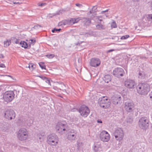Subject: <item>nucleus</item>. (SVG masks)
<instances>
[{"mask_svg":"<svg viewBox=\"0 0 152 152\" xmlns=\"http://www.w3.org/2000/svg\"><path fill=\"white\" fill-rule=\"evenodd\" d=\"M137 92L140 94H146L150 91V86L145 83H140L137 86Z\"/></svg>","mask_w":152,"mask_h":152,"instance_id":"f257e3e1","label":"nucleus"},{"mask_svg":"<svg viewBox=\"0 0 152 152\" xmlns=\"http://www.w3.org/2000/svg\"><path fill=\"white\" fill-rule=\"evenodd\" d=\"M28 132L26 129L21 128L18 131L17 137L21 141L25 140L28 138Z\"/></svg>","mask_w":152,"mask_h":152,"instance_id":"f03ea898","label":"nucleus"},{"mask_svg":"<svg viewBox=\"0 0 152 152\" xmlns=\"http://www.w3.org/2000/svg\"><path fill=\"white\" fill-rule=\"evenodd\" d=\"M67 127V124L64 121H62L58 122L56 126L57 132L62 134L64 133Z\"/></svg>","mask_w":152,"mask_h":152,"instance_id":"7ed1b4c3","label":"nucleus"},{"mask_svg":"<svg viewBox=\"0 0 152 152\" xmlns=\"http://www.w3.org/2000/svg\"><path fill=\"white\" fill-rule=\"evenodd\" d=\"M47 141L48 143L50 145L55 146L58 143V138L55 134H51L48 136Z\"/></svg>","mask_w":152,"mask_h":152,"instance_id":"20e7f679","label":"nucleus"},{"mask_svg":"<svg viewBox=\"0 0 152 152\" xmlns=\"http://www.w3.org/2000/svg\"><path fill=\"white\" fill-rule=\"evenodd\" d=\"M99 101L100 106L105 109L109 107L111 104L109 100L108 99L107 97L103 96L99 98Z\"/></svg>","mask_w":152,"mask_h":152,"instance_id":"39448f33","label":"nucleus"},{"mask_svg":"<svg viewBox=\"0 0 152 152\" xmlns=\"http://www.w3.org/2000/svg\"><path fill=\"white\" fill-rule=\"evenodd\" d=\"M15 95L14 92L12 91H7L4 94L3 98L6 102H10L14 99Z\"/></svg>","mask_w":152,"mask_h":152,"instance_id":"423d86ee","label":"nucleus"},{"mask_svg":"<svg viewBox=\"0 0 152 152\" xmlns=\"http://www.w3.org/2000/svg\"><path fill=\"white\" fill-rule=\"evenodd\" d=\"M149 121L146 117L141 118L138 122L139 127L142 129H146L149 126Z\"/></svg>","mask_w":152,"mask_h":152,"instance_id":"0eeeda50","label":"nucleus"},{"mask_svg":"<svg viewBox=\"0 0 152 152\" xmlns=\"http://www.w3.org/2000/svg\"><path fill=\"white\" fill-rule=\"evenodd\" d=\"M78 111L81 116L84 117H87L90 112L89 108L85 105H83L80 106Z\"/></svg>","mask_w":152,"mask_h":152,"instance_id":"6e6552de","label":"nucleus"},{"mask_svg":"<svg viewBox=\"0 0 152 152\" xmlns=\"http://www.w3.org/2000/svg\"><path fill=\"white\" fill-rule=\"evenodd\" d=\"M113 134L116 139L119 141L123 139L124 136L123 130L120 128H118L116 129Z\"/></svg>","mask_w":152,"mask_h":152,"instance_id":"1a4fd4ad","label":"nucleus"},{"mask_svg":"<svg viewBox=\"0 0 152 152\" xmlns=\"http://www.w3.org/2000/svg\"><path fill=\"white\" fill-rule=\"evenodd\" d=\"M4 116L6 118L11 120L15 118V114L13 110H8L5 111L4 113Z\"/></svg>","mask_w":152,"mask_h":152,"instance_id":"9d476101","label":"nucleus"},{"mask_svg":"<svg viewBox=\"0 0 152 152\" xmlns=\"http://www.w3.org/2000/svg\"><path fill=\"white\" fill-rule=\"evenodd\" d=\"M100 139L104 142H108L110 139V135L106 131H102L100 134Z\"/></svg>","mask_w":152,"mask_h":152,"instance_id":"9b49d317","label":"nucleus"},{"mask_svg":"<svg viewBox=\"0 0 152 152\" xmlns=\"http://www.w3.org/2000/svg\"><path fill=\"white\" fill-rule=\"evenodd\" d=\"M124 85L127 88L133 89L136 86V84L133 80L128 79L124 82Z\"/></svg>","mask_w":152,"mask_h":152,"instance_id":"f8f14e48","label":"nucleus"},{"mask_svg":"<svg viewBox=\"0 0 152 152\" xmlns=\"http://www.w3.org/2000/svg\"><path fill=\"white\" fill-rule=\"evenodd\" d=\"M113 74L116 77H119L123 76L124 73V69L121 68H117L115 69L113 71Z\"/></svg>","mask_w":152,"mask_h":152,"instance_id":"ddd939ff","label":"nucleus"},{"mask_svg":"<svg viewBox=\"0 0 152 152\" xmlns=\"http://www.w3.org/2000/svg\"><path fill=\"white\" fill-rule=\"evenodd\" d=\"M125 108L127 112H132L134 109V104L132 102H126L125 103Z\"/></svg>","mask_w":152,"mask_h":152,"instance_id":"4468645a","label":"nucleus"},{"mask_svg":"<svg viewBox=\"0 0 152 152\" xmlns=\"http://www.w3.org/2000/svg\"><path fill=\"white\" fill-rule=\"evenodd\" d=\"M100 60L97 58H91L90 62V65L93 67H96L99 65L100 64Z\"/></svg>","mask_w":152,"mask_h":152,"instance_id":"2eb2a0df","label":"nucleus"},{"mask_svg":"<svg viewBox=\"0 0 152 152\" xmlns=\"http://www.w3.org/2000/svg\"><path fill=\"white\" fill-rule=\"evenodd\" d=\"M77 134L76 132H74L73 130H71L68 134L67 136L68 139L71 141L75 140Z\"/></svg>","mask_w":152,"mask_h":152,"instance_id":"dca6fc26","label":"nucleus"},{"mask_svg":"<svg viewBox=\"0 0 152 152\" xmlns=\"http://www.w3.org/2000/svg\"><path fill=\"white\" fill-rule=\"evenodd\" d=\"M112 99L113 103L116 105L120 102L121 100V97L119 95H117L113 96Z\"/></svg>","mask_w":152,"mask_h":152,"instance_id":"f3484780","label":"nucleus"},{"mask_svg":"<svg viewBox=\"0 0 152 152\" xmlns=\"http://www.w3.org/2000/svg\"><path fill=\"white\" fill-rule=\"evenodd\" d=\"M83 22L86 26H89L91 23V20L89 18H83L82 19Z\"/></svg>","mask_w":152,"mask_h":152,"instance_id":"a211bd4d","label":"nucleus"},{"mask_svg":"<svg viewBox=\"0 0 152 152\" xmlns=\"http://www.w3.org/2000/svg\"><path fill=\"white\" fill-rule=\"evenodd\" d=\"M80 18H77V21H76V19L75 18H72L70 19L69 20V25H72L75 23L78 22L80 20H81Z\"/></svg>","mask_w":152,"mask_h":152,"instance_id":"6ab92c4d","label":"nucleus"},{"mask_svg":"<svg viewBox=\"0 0 152 152\" xmlns=\"http://www.w3.org/2000/svg\"><path fill=\"white\" fill-rule=\"evenodd\" d=\"M103 79L105 82L107 83L111 80V77L109 75H105Z\"/></svg>","mask_w":152,"mask_h":152,"instance_id":"aec40b11","label":"nucleus"},{"mask_svg":"<svg viewBox=\"0 0 152 152\" xmlns=\"http://www.w3.org/2000/svg\"><path fill=\"white\" fill-rule=\"evenodd\" d=\"M20 44L21 46L23 47L24 48H27L28 47V45L27 42L24 41H21L20 42Z\"/></svg>","mask_w":152,"mask_h":152,"instance_id":"412c9836","label":"nucleus"},{"mask_svg":"<svg viewBox=\"0 0 152 152\" xmlns=\"http://www.w3.org/2000/svg\"><path fill=\"white\" fill-rule=\"evenodd\" d=\"M147 21L148 23H151L152 25V14H148L147 15Z\"/></svg>","mask_w":152,"mask_h":152,"instance_id":"4be33fe9","label":"nucleus"},{"mask_svg":"<svg viewBox=\"0 0 152 152\" xmlns=\"http://www.w3.org/2000/svg\"><path fill=\"white\" fill-rule=\"evenodd\" d=\"M96 28L97 29L99 30H102L105 29L104 26L102 25L101 23H99V24L96 25Z\"/></svg>","mask_w":152,"mask_h":152,"instance_id":"5701e85b","label":"nucleus"},{"mask_svg":"<svg viewBox=\"0 0 152 152\" xmlns=\"http://www.w3.org/2000/svg\"><path fill=\"white\" fill-rule=\"evenodd\" d=\"M12 42L14 43L18 44L20 43L19 40L17 39L15 37H14L11 38Z\"/></svg>","mask_w":152,"mask_h":152,"instance_id":"b1692460","label":"nucleus"},{"mask_svg":"<svg viewBox=\"0 0 152 152\" xmlns=\"http://www.w3.org/2000/svg\"><path fill=\"white\" fill-rule=\"evenodd\" d=\"M101 149L100 146L99 145H94V149L95 152H97Z\"/></svg>","mask_w":152,"mask_h":152,"instance_id":"393cba45","label":"nucleus"},{"mask_svg":"<svg viewBox=\"0 0 152 152\" xmlns=\"http://www.w3.org/2000/svg\"><path fill=\"white\" fill-rule=\"evenodd\" d=\"M7 124L6 123L3 122L0 123V127L2 129L4 130L7 128Z\"/></svg>","mask_w":152,"mask_h":152,"instance_id":"a878e982","label":"nucleus"},{"mask_svg":"<svg viewBox=\"0 0 152 152\" xmlns=\"http://www.w3.org/2000/svg\"><path fill=\"white\" fill-rule=\"evenodd\" d=\"M11 43V40H7L6 41H4V47H7L9 46Z\"/></svg>","mask_w":152,"mask_h":152,"instance_id":"bb28decb","label":"nucleus"},{"mask_svg":"<svg viewBox=\"0 0 152 152\" xmlns=\"http://www.w3.org/2000/svg\"><path fill=\"white\" fill-rule=\"evenodd\" d=\"M39 64L40 67L42 68V69H46V66L44 63L42 62H40L39 63Z\"/></svg>","mask_w":152,"mask_h":152,"instance_id":"cd10ccee","label":"nucleus"},{"mask_svg":"<svg viewBox=\"0 0 152 152\" xmlns=\"http://www.w3.org/2000/svg\"><path fill=\"white\" fill-rule=\"evenodd\" d=\"M96 19L97 20V22L98 23L101 24V22L102 21V19H100V18H101L100 16H96L95 17Z\"/></svg>","mask_w":152,"mask_h":152,"instance_id":"c85d7f7f","label":"nucleus"},{"mask_svg":"<svg viewBox=\"0 0 152 152\" xmlns=\"http://www.w3.org/2000/svg\"><path fill=\"white\" fill-rule=\"evenodd\" d=\"M62 22H63V24H64V25H69V20H62Z\"/></svg>","mask_w":152,"mask_h":152,"instance_id":"c756f323","label":"nucleus"},{"mask_svg":"<svg viewBox=\"0 0 152 152\" xmlns=\"http://www.w3.org/2000/svg\"><path fill=\"white\" fill-rule=\"evenodd\" d=\"M46 56L48 58L51 59L53 58L54 56V55L53 54H49L46 55Z\"/></svg>","mask_w":152,"mask_h":152,"instance_id":"7c9ffc66","label":"nucleus"},{"mask_svg":"<svg viewBox=\"0 0 152 152\" xmlns=\"http://www.w3.org/2000/svg\"><path fill=\"white\" fill-rule=\"evenodd\" d=\"M92 12H94V14L96 15V12L97 11V7L96 6H94L92 8Z\"/></svg>","mask_w":152,"mask_h":152,"instance_id":"2f4dec72","label":"nucleus"},{"mask_svg":"<svg viewBox=\"0 0 152 152\" xmlns=\"http://www.w3.org/2000/svg\"><path fill=\"white\" fill-rule=\"evenodd\" d=\"M112 28H115L117 27V25L115 21H114L111 24Z\"/></svg>","mask_w":152,"mask_h":152,"instance_id":"473e14b6","label":"nucleus"},{"mask_svg":"<svg viewBox=\"0 0 152 152\" xmlns=\"http://www.w3.org/2000/svg\"><path fill=\"white\" fill-rule=\"evenodd\" d=\"M129 36L128 35H125V36H122L121 38V39H127V38H129Z\"/></svg>","mask_w":152,"mask_h":152,"instance_id":"72a5a7b5","label":"nucleus"},{"mask_svg":"<svg viewBox=\"0 0 152 152\" xmlns=\"http://www.w3.org/2000/svg\"><path fill=\"white\" fill-rule=\"evenodd\" d=\"M61 30V28L57 29L56 28H54L53 29H52V31L53 33H54L55 31H60Z\"/></svg>","mask_w":152,"mask_h":152,"instance_id":"f704fd0d","label":"nucleus"},{"mask_svg":"<svg viewBox=\"0 0 152 152\" xmlns=\"http://www.w3.org/2000/svg\"><path fill=\"white\" fill-rule=\"evenodd\" d=\"M138 77L142 79L144 78V76L141 72H139V73Z\"/></svg>","mask_w":152,"mask_h":152,"instance_id":"c9c22d12","label":"nucleus"},{"mask_svg":"<svg viewBox=\"0 0 152 152\" xmlns=\"http://www.w3.org/2000/svg\"><path fill=\"white\" fill-rule=\"evenodd\" d=\"M45 82L46 83H48L49 85H51L50 80L48 78L46 77L45 80Z\"/></svg>","mask_w":152,"mask_h":152,"instance_id":"e433bc0d","label":"nucleus"},{"mask_svg":"<svg viewBox=\"0 0 152 152\" xmlns=\"http://www.w3.org/2000/svg\"><path fill=\"white\" fill-rule=\"evenodd\" d=\"M35 42V40L34 39H30L29 40V43L30 44L34 45Z\"/></svg>","mask_w":152,"mask_h":152,"instance_id":"4c0bfd02","label":"nucleus"},{"mask_svg":"<svg viewBox=\"0 0 152 152\" xmlns=\"http://www.w3.org/2000/svg\"><path fill=\"white\" fill-rule=\"evenodd\" d=\"M140 59L145 60H146V59H147V58L146 57H145L143 56L140 55Z\"/></svg>","mask_w":152,"mask_h":152,"instance_id":"58836bf2","label":"nucleus"},{"mask_svg":"<svg viewBox=\"0 0 152 152\" xmlns=\"http://www.w3.org/2000/svg\"><path fill=\"white\" fill-rule=\"evenodd\" d=\"M34 65L32 64H29L28 67L30 69V68L33 70L34 68Z\"/></svg>","mask_w":152,"mask_h":152,"instance_id":"ea45409f","label":"nucleus"},{"mask_svg":"<svg viewBox=\"0 0 152 152\" xmlns=\"http://www.w3.org/2000/svg\"><path fill=\"white\" fill-rule=\"evenodd\" d=\"M140 56H135L134 57V58L135 59V60H136L137 61L140 59Z\"/></svg>","mask_w":152,"mask_h":152,"instance_id":"a19ab883","label":"nucleus"},{"mask_svg":"<svg viewBox=\"0 0 152 152\" xmlns=\"http://www.w3.org/2000/svg\"><path fill=\"white\" fill-rule=\"evenodd\" d=\"M150 99L152 101V91L149 94Z\"/></svg>","mask_w":152,"mask_h":152,"instance_id":"79ce46f5","label":"nucleus"},{"mask_svg":"<svg viewBox=\"0 0 152 152\" xmlns=\"http://www.w3.org/2000/svg\"><path fill=\"white\" fill-rule=\"evenodd\" d=\"M75 5L79 7H82V5L81 4H78V3H77L75 4Z\"/></svg>","mask_w":152,"mask_h":152,"instance_id":"37998d69","label":"nucleus"},{"mask_svg":"<svg viewBox=\"0 0 152 152\" xmlns=\"http://www.w3.org/2000/svg\"><path fill=\"white\" fill-rule=\"evenodd\" d=\"M38 77H40V78H41V79H42V80H45V79L46 78L45 77L42 76H38Z\"/></svg>","mask_w":152,"mask_h":152,"instance_id":"c03bdc74","label":"nucleus"},{"mask_svg":"<svg viewBox=\"0 0 152 152\" xmlns=\"http://www.w3.org/2000/svg\"><path fill=\"white\" fill-rule=\"evenodd\" d=\"M115 50L114 49H110V50H107V53H109L112 52V51H114Z\"/></svg>","mask_w":152,"mask_h":152,"instance_id":"a18cd8bd","label":"nucleus"},{"mask_svg":"<svg viewBox=\"0 0 152 152\" xmlns=\"http://www.w3.org/2000/svg\"><path fill=\"white\" fill-rule=\"evenodd\" d=\"M0 66L2 68H4L5 67V65L3 64H0Z\"/></svg>","mask_w":152,"mask_h":152,"instance_id":"49530a36","label":"nucleus"},{"mask_svg":"<svg viewBox=\"0 0 152 152\" xmlns=\"http://www.w3.org/2000/svg\"><path fill=\"white\" fill-rule=\"evenodd\" d=\"M63 25H64V24H63V22H62V21L61 22H59L58 24V25L59 26H61Z\"/></svg>","mask_w":152,"mask_h":152,"instance_id":"de8ad7c7","label":"nucleus"},{"mask_svg":"<svg viewBox=\"0 0 152 152\" xmlns=\"http://www.w3.org/2000/svg\"><path fill=\"white\" fill-rule=\"evenodd\" d=\"M82 42H78L77 43L75 44V45H80V44H81L82 43Z\"/></svg>","mask_w":152,"mask_h":152,"instance_id":"09e8293b","label":"nucleus"},{"mask_svg":"<svg viewBox=\"0 0 152 152\" xmlns=\"http://www.w3.org/2000/svg\"><path fill=\"white\" fill-rule=\"evenodd\" d=\"M4 57V56L2 54H0V58H3Z\"/></svg>","mask_w":152,"mask_h":152,"instance_id":"8fccbe9b","label":"nucleus"},{"mask_svg":"<svg viewBox=\"0 0 152 152\" xmlns=\"http://www.w3.org/2000/svg\"><path fill=\"white\" fill-rule=\"evenodd\" d=\"M133 120H132V119L131 118H129V120H128H128H127V122H132V121Z\"/></svg>","mask_w":152,"mask_h":152,"instance_id":"3c124183","label":"nucleus"},{"mask_svg":"<svg viewBox=\"0 0 152 152\" xmlns=\"http://www.w3.org/2000/svg\"><path fill=\"white\" fill-rule=\"evenodd\" d=\"M97 122L98 123H102V121L100 119H98L97 120Z\"/></svg>","mask_w":152,"mask_h":152,"instance_id":"603ef678","label":"nucleus"},{"mask_svg":"<svg viewBox=\"0 0 152 152\" xmlns=\"http://www.w3.org/2000/svg\"><path fill=\"white\" fill-rule=\"evenodd\" d=\"M45 4V3H41L40 5H39V6H44V5Z\"/></svg>","mask_w":152,"mask_h":152,"instance_id":"864d4df0","label":"nucleus"},{"mask_svg":"<svg viewBox=\"0 0 152 152\" xmlns=\"http://www.w3.org/2000/svg\"><path fill=\"white\" fill-rule=\"evenodd\" d=\"M41 27V26L39 25H37V26H34V28H36L37 27Z\"/></svg>","mask_w":152,"mask_h":152,"instance_id":"5fc2aeb1","label":"nucleus"},{"mask_svg":"<svg viewBox=\"0 0 152 152\" xmlns=\"http://www.w3.org/2000/svg\"><path fill=\"white\" fill-rule=\"evenodd\" d=\"M13 4H18L19 5V4H20V3L19 2H13Z\"/></svg>","mask_w":152,"mask_h":152,"instance_id":"6e6d98bb","label":"nucleus"},{"mask_svg":"<svg viewBox=\"0 0 152 152\" xmlns=\"http://www.w3.org/2000/svg\"><path fill=\"white\" fill-rule=\"evenodd\" d=\"M108 11V10H105V11H102L101 12L102 13H103L104 12H107Z\"/></svg>","mask_w":152,"mask_h":152,"instance_id":"4d7b16f0","label":"nucleus"},{"mask_svg":"<svg viewBox=\"0 0 152 152\" xmlns=\"http://www.w3.org/2000/svg\"><path fill=\"white\" fill-rule=\"evenodd\" d=\"M89 14H91L92 13H94V12H92V10H90V11H89Z\"/></svg>","mask_w":152,"mask_h":152,"instance_id":"13d9d810","label":"nucleus"},{"mask_svg":"<svg viewBox=\"0 0 152 152\" xmlns=\"http://www.w3.org/2000/svg\"><path fill=\"white\" fill-rule=\"evenodd\" d=\"M151 9H152V1L151 2Z\"/></svg>","mask_w":152,"mask_h":152,"instance_id":"bf43d9fd","label":"nucleus"},{"mask_svg":"<svg viewBox=\"0 0 152 152\" xmlns=\"http://www.w3.org/2000/svg\"><path fill=\"white\" fill-rule=\"evenodd\" d=\"M31 44L29 43V44L28 45V47L30 48L31 47Z\"/></svg>","mask_w":152,"mask_h":152,"instance_id":"052dcab7","label":"nucleus"},{"mask_svg":"<svg viewBox=\"0 0 152 152\" xmlns=\"http://www.w3.org/2000/svg\"><path fill=\"white\" fill-rule=\"evenodd\" d=\"M63 91H65V92H66V90L65 89H64V90H63Z\"/></svg>","mask_w":152,"mask_h":152,"instance_id":"680f3d73","label":"nucleus"},{"mask_svg":"<svg viewBox=\"0 0 152 152\" xmlns=\"http://www.w3.org/2000/svg\"><path fill=\"white\" fill-rule=\"evenodd\" d=\"M129 152H133V150H132V151H129Z\"/></svg>","mask_w":152,"mask_h":152,"instance_id":"e2e57ef3","label":"nucleus"},{"mask_svg":"<svg viewBox=\"0 0 152 152\" xmlns=\"http://www.w3.org/2000/svg\"><path fill=\"white\" fill-rule=\"evenodd\" d=\"M133 1H138L139 0H132Z\"/></svg>","mask_w":152,"mask_h":152,"instance_id":"0e129e2a","label":"nucleus"},{"mask_svg":"<svg viewBox=\"0 0 152 152\" xmlns=\"http://www.w3.org/2000/svg\"><path fill=\"white\" fill-rule=\"evenodd\" d=\"M8 76L10 77H11V76H10V75H8Z\"/></svg>","mask_w":152,"mask_h":152,"instance_id":"69168bd1","label":"nucleus"},{"mask_svg":"<svg viewBox=\"0 0 152 152\" xmlns=\"http://www.w3.org/2000/svg\"><path fill=\"white\" fill-rule=\"evenodd\" d=\"M75 19H76V21H77V18H75Z\"/></svg>","mask_w":152,"mask_h":152,"instance_id":"338daca9","label":"nucleus"},{"mask_svg":"<svg viewBox=\"0 0 152 152\" xmlns=\"http://www.w3.org/2000/svg\"><path fill=\"white\" fill-rule=\"evenodd\" d=\"M0 152H3L2 151H0Z\"/></svg>","mask_w":152,"mask_h":152,"instance_id":"774afa93","label":"nucleus"}]
</instances>
